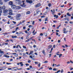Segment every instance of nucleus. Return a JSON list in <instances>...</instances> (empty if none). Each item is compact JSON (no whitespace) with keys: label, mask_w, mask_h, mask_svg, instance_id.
<instances>
[{"label":"nucleus","mask_w":73,"mask_h":73,"mask_svg":"<svg viewBox=\"0 0 73 73\" xmlns=\"http://www.w3.org/2000/svg\"><path fill=\"white\" fill-rule=\"evenodd\" d=\"M21 16V14H17V16H16V18L17 19V20H21V19H20V18L19 17Z\"/></svg>","instance_id":"obj_1"},{"label":"nucleus","mask_w":73,"mask_h":73,"mask_svg":"<svg viewBox=\"0 0 73 73\" xmlns=\"http://www.w3.org/2000/svg\"><path fill=\"white\" fill-rule=\"evenodd\" d=\"M41 4L40 3H38L36 5H35V8H38L39 7L41 6Z\"/></svg>","instance_id":"obj_2"},{"label":"nucleus","mask_w":73,"mask_h":73,"mask_svg":"<svg viewBox=\"0 0 73 73\" xmlns=\"http://www.w3.org/2000/svg\"><path fill=\"white\" fill-rule=\"evenodd\" d=\"M3 54H4V52L1 51V49H0V57H1Z\"/></svg>","instance_id":"obj_3"},{"label":"nucleus","mask_w":73,"mask_h":73,"mask_svg":"<svg viewBox=\"0 0 73 73\" xmlns=\"http://www.w3.org/2000/svg\"><path fill=\"white\" fill-rule=\"evenodd\" d=\"M11 8L12 9H15L16 8V6L15 5H11Z\"/></svg>","instance_id":"obj_4"},{"label":"nucleus","mask_w":73,"mask_h":73,"mask_svg":"<svg viewBox=\"0 0 73 73\" xmlns=\"http://www.w3.org/2000/svg\"><path fill=\"white\" fill-rule=\"evenodd\" d=\"M20 6L22 7H26V5H25V3H23L22 5H21Z\"/></svg>","instance_id":"obj_5"},{"label":"nucleus","mask_w":73,"mask_h":73,"mask_svg":"<svg viewBox=\"0 0 73 73\" xmlns=\"http://www.w3.org/2000/svg\"><path fill=\"white\" fill-rule=\"evenodd\" d=\"M51 12H52V14L54 13H55V9H54L52 10H51Z\"/></svg>","instance_id":"obj_6"},{"label":"nucleus","mask_w":73,"mask_h":73,"mask_svg":"<svg viewBox=\"0 0 73 73\" xmlns=\"http://www.w3.org/2000/svg\"><path fill=\"white\" fill-rule=\"evenodd\" d=\"M52 47V46L51 45L48 46V49L49 50V49H50Z\"/></svg>","instance_id":"obj_7"},{"label":"nucleus","mask_w":73,"mask_h":73,"mask_svg":"<svg viewBox=\"0 0 73 73\" xmlns=\"http://www.w3.org/2000/svg\"><path fill=\"white\" fill-rule=\"evenodd\" d=\"M11 37H12L13 38H17V36H11Z\"/></svg>","instance_id":"obj_8"},{"label":"nucleus","mask_w":73,"mask_h":73,"mask_svg":"<svg viewBox=\"0 0 73 73\" xmlns=\"http://www.w3.org/2000/svg\"><path fill=\"white\" fill-rule=\"evenodd\" d=\"M23 63V62H20V63H19V64L21 65V66H23V65H24Z\"/></svg>","instance_id":"obj_9"},{"label":"nucleus","mask_w":73,"mask_h":73,"mask_svg":"<svg viewBox=\"0 0 73 73\" xmlns=\"http://www.w3.org/2000/svg\"><path fill=\"white\" fill-rule=\"evenodd\" d=\"M4 57H5L7 58H9V56H7V55L5 54L3 55Z\"/></svg>","instance_id":"obj_10"},{"label":"nucleus","mask_w":73,"mask_h":73,"mask_svg":"<svg viewBox=\"0 0 73 73\" xmlns=\"http://www.w3.org/2000/svg\"><path fill=\"white\" fill-rule=\"evenodd\" d=\"M54 17H56V19H58V15H54Z\"/></svg>","instance_id":"obj_11"},{"label":"nucleus","mask_w":73,"mask_h":73,"mask_svg":"<svg viewBox=\"0 0 73 73\" xmlns=\"http://www.w3.org/2000/svg\"><path fill=\"white\" fill-rule=\"evenodd\" d=\"M12 12H11L9 13V15H11V16H12V15H13V13H12Z\"/></svg>","instance_id":"obj_12"},{"label":"nucleus","mask_w":73,"mask_h":73,"mask_svg":"<svg viewBox=\"0 0 73 73\" xmlns=\"http://www.w3.org/2000/svg\"><path fill=\"white\" fill-rule=\"evenodd\" d=\"M3 13H7L8 12V11L7 10H3Z\"/></svg>","instance_id":"obj_13"},{"label":"nucleus","mask_w":73,"mask_h":73,"mask_svg":"<svg viewBox=\"0 0 73 73\" xmlns=\"http://www.w3.org/2000/svg\"><path fill=\"white\" fill-rule=\"evenodd\" d=\"M42 53L44 54V55H45V50H43L42 51Z\"/></svg>","instance_id":"obj_14"},{"label":"nucleus","mask_w":73,"mask_h":73,"mask_svg":"<svg viewBox=\"0 0 73 73\" xmlns=\"http://www.w3.org/2000/svg\"><path fill=\"white\" fill-rule=\"evenodd\" d=\"M2 9L3 11L5 9V6H3L2 7Z\"/></svg>","instance_id":"obj_15"},{"label":"nucleus","mask_w":73,"mask_h":73,"mask_svg":"<svg viewBox=\"0 0 73 73\" xmlns=\"http://www.w3.org/2000/svg\"><path fill=\"white\" fill-rule=\"evenodd\" d=\"M27 14V15H29L31 13V12L30 11H27L26 12Z\"/></svg>","instance_id":"obj_16"},{"label":"nucleus","mask_w":73,"mask_h":73,"mask_svg":"<svg viewBox=\"0 0 73 73\" xmlns=\"http://www.w3.org/2000/svg\"><path fill=\"white\" fill-rule=\"evenodd\" d=\"M9 4H10V5H12V4H13V3H12V1H10L9 2Z\"/></svg>","instance_id":"obj_17"},{"label":"nucleus","mask_w":73,"mask_h":73,"mask_svg":"<svg viewBox=\"0 0 73 73\" xmlns=\"http://www.w3.org/2000/svg\"><path fill=\"white\" fill-rule=\"evenodd\" d=\"M31 27L32 28H32V29H33V26H32L31 25H29V28H31Z\"/></svg>","instance_id":"obj_18"},{"label":"nucleus","mask_w":73,"mask_h":73,"mask_svg":"<svg viewBox=\"0 0 73 73\" xmlns=\"http://www.w3.org/2000/svg\"><path fill=\"white\" fill-rule=\"evenodd\" d=\"M38 68H40V62H38Z\"/></svg>","instance_id":"obj_19"},{"label":"nucleus","mask_w":73,"mask_h":73,"mask_svg":"<svg viewBox=\"0 0 73 73\" xmlns=\"http://www.w3.org/2000/svg\"><path fill=\"white\" fill-rule=\"evenodd\" d=\"M9 11L10 12H12V9L10 8L9 9Z\"/></svg>","instance_id":"obj_20"},{"label":"nucleus","mask_w":73,"mask_h":73,"mask_svg":"<svg viewBox=\"0 0 73 73\" xmlns=\"http://www.w3.org/2000/svg\"><path fill=\"white\" fill-rule=\"evenodd\" d=\"M29 3H30V4H31L32 3V0L29 1Z\"/></svg>","instance_id":"obj_21"},{"label":"nucleus","mask_w":73,"mask_h":73,"mask_svg":"<svg viewBox=\"0 0 73 73\" xmlns=\"http://www.w3.org/2000/svg\"><path fill=\"white\" fill-rule=\"evenodd\" d=\"M48 21V17H46L44 21Z\"/></svg>","instance_id":"obj_22"},{"label":"nucleus","mask_w":73,"mask_h":73,"mask_svg":"<svg viewBox=\"0 0 73 73\" xmlns=\"http://www.w3.org/2000/svg\"><path fill=\"white\" fill-rule=\"evenodd\" d=\"M21 3H22V1H20L18 3V4H21Z\"/></svg>","instance_id":"obj_23"},{"label":"nucleus","mask_w":73,"mask_h":73,"mask_svg":"<svg viewBox=\"0 0 73 73\" xmlns=\"http://www.w3.org/2000/svg\"><path fill=\"white\" fill-rule=\"evenodd\" d=\"M44 35H45V37H46L47 36V34L46 33H44Z\"/></svg>","instance_id":"obj_24"},{"label":"nucleus","mask_w":73,"mask_h":73,"mask_svg":"<svg viewBox=\"0 0 73 73\" xmlns=\"http://www.w3.org/2000/svg\"><path fill=\"white\" fill-rule=\"evenodd\" d=\"M7 15H8V14L6 13H4L3 14L4 16H7Z\"/></svg>","instance_id":"obj_25"},{"label":"nucleus","mask_w":73,"mask_h":73,"mask_svg":"<svg viewBox=\"0 0 73 73\" xmlns=\"http://www.w3.org/2000/svg\"><path fill=\"white\" fill-rule=\"evenodd\" d=\"M68 32V31H64V33H65V34H66L67 33V32Z\"/></svg>","instance_id":"obj_26"},{"label":"nucleus","mask_w":73,"mask_h":73,"mask_svg":"<svg viewBox=\"0 0 73 73\" xmlns=\"http://www.w3.org/2000/svg\"><path fill=\"white\" fill-rule=\"evenodd\" d=\"M62 54H59V58H60V57H61V56H62Z\"/></svg>","instance_id":"obj_27"},{"label":"nucleus","mask_w":73,"mask_h":73,"mask_svg":"<svg viewBox=\"0 0 73 73\" xmlns=\"http://www.w3.org/2000/svg\"><path fill=\"white\" fill-rule=\"evenodd\" d=\"M2 13V10L1 9H0V16H1V13Z\"/></svg>","instance_id":"obj_28"},{"label":"nucleus","mask_w":73,"mask_h":73,"mask_svg":"<svg viewBox=\"0 0 73 73\" xmlns=\"http://www.w3.org/2000/svg\"><path fill=\"white\" fill-rule=\"evenodd\" d=\"M33 51H30V53L31 54H32V53H33Z\"/></svg>","instance_id":"obj_29"},{"label":"nucleus","mask_w":73,"mask_h":73,"mask_svg":"<svg viewBox=\"0 0 73 73\" xmlns=\"http://www.w3.org/2000/svg\"><path fill=\"white\" fill-rule=\"evenodd\" d=\"M0 4H1V5H3V2H2L1 1L0 2Z\"/></svg>","instance_id":"obj_30"},{"label":"nucleus","mask_w":73,"mask_h":73,"mask_svg":"<svg viewBox=\"0 0 73 73\" xmlns=\"http://www.w3.org/2000/svg\"><path fill=\"white\" fill-rule=\"evenodd\" d=\"M25 20H23L22 21V24H23V25L24 24V22H25Z\"/></svg>","instance_id":"obj_31"},{"label":"nucleus","mask_w":73,"mask_h":73,"mask_svg":"<svg viewBox=\"0 0 73 73\" xmlns=\"http://www.w3.org/2000/svg\"><path fill=\"white\" fill-rule=\"evenodd\" d=\"M17 29H19V27H17L16 29H15V30H16V32H17Z\"/></svg>","instance_id":"obj_32"},{"label":"nucleus","mask_w":73,"mask_h":73,"mask_svg":"<svg viewBox=\"0 0 73 73\" xmlns=\"http://www.w3.org/2000/svg\"><path fill=\"white\" fill-rule=\"evenodd\" d=\"M10 28H11V29H12V28H14V27H12V26L10 25Z\"/></svg>","instance_id":"obj_33"},{"label":"nucleus","mask_w":73,"mask_h":73,"mask_svg":"<svg viewBox=\"0 0 73 73\" xmlns=\"http://www.w3.org/2000/svg\"><path fill=\"white\" fill-rule=\"evenodd\" d=\"M23 47L24 49H27V48L26 47V46H23Z\"/></svg>","instance_id":"obj_34"},{"label":"nucleus","mask_w":73,"mask_h":73,"mask_svg":"<svg viewBox=\"0 0 73 73\" xmlns=\"http://www.w3.org/2000/svg\"><path fill=\"white\" fill-rule=\"evenodd\" d=\"M48 7H51V3L48 4Z\"/></svg>","instance_id":"obj_35"},{"label":"nucleus","mask_w":73,"mask_h":73,"mask_svg":"<svg viewBox=\"0 0 73 73\" xmlns=\"http://www.w3.org/2000/svg\"><path fill=\"white\" fill-rule=\"evenodd\" d=\"M40 36H43V34L42 33H40Z\"/></svg>","instance_id":"obj_36"},{"label":"nucleus","mask_w":73,"mask_h":73,"mask_svg":"<svg viewBox=\"0 0 73 73\" xmlns=\"http://www.w3.org/2000/svg\"><path fill=\"white\" fill-rule=\"evenodd\" d=\"M11 17H12L10 15H8V18H9L10 19Z\"/></svg>","instance_id":"obj_37"},{"label":"nucleus","mask_w":73,"mask_h":73,"mask_svg":"<svg viewBox=\"0 0 73 73\" xmlns=\"http://www.w3.org/2000/svg\"><path fill=\"white\" fill-rule=\"evenodd\" d=\"M64 7V5H63L60 6V7H61L62 8H63V7Z\"/></svg>","instance_id":"obj_38"},{"label":"nucleus","mask_w":73,"mask_h":73,"mask_svg":"<svg viewBox=\"0 0 73 73\" xmlns=\"http://www.w3.org/2000/svg\"><path fill=\"white\" fill-rule=\"evenodd\" d=\"M35 64H38V62H34Z\"/></svg>","instance_id":"obj_39"},{"label":"nucleus","mask_w":73,"mask_h":73,"mask_svg":"<svg viewBox=\"0 0 73 73\" xmlns=\"http://www.w3.org/2000/svg\"><path fill=\"white\" fill-rule=\"evenodd\" d=\"M12 22L13 23H14V24H16V22L15 21H13Z\"/></svg>","instance_id":"obj_40"},{"label":"nucleus","mask_w":73,"mask_h":73,"mask_svg":"<svg viewBox=\"0 0 73 73\" xmlns=\"http://www.w3.org/2000/svg\"><path fill=\"white\" fill-rule=\"evenodd\" d=\"M29 41V39H28L27 40H26L25 41V42H28Z\"/></svg>","instance_id":"obj_41"},{"label":"nucleus","mask_w":73,"mask_h":73,"mask_svg":"<svg viewBox=\"0 0 73 73\" xmlns=\"http://www.w3.org/2000/svg\"><path fill=\"white\" fill-rule=\"evenodd\" d=\"M65 31H66V29L65 28H64V29L63 30V31L64 32Z\"/></svg>","instance_id":"obj_42"},{"label":"nucleus","mask_w":73,"mask_h":73,"mask_svg":"<svg viewBox=\"0 0 73 73\" xmlns=\"http://www.w3.org/2000/svg\"><path fill=\"white\" fill-rule=\"evenodd\" d=\"M72 9V7H70L69 9L68 10V11H70V10H71Z\"/></svg>","instance_id":"obj_43"},{"label":"nucleus","mask_w":73,"mask_h":73,"mask_svg":"<svg viewBox=\"0 0 73 73\" xmlns=\"http://www.w3.org/2000/svg\"><path fill=\"white\" fill-rule=\"evenodd\" d=\"M61 73H63V69H62V68L61 69Z\"/></svg>","instance_id":"obj_44"},{"label":"nucleus","mask_w":73,"mask_h":73,"mask_svg":"<svg viewBox=\"0 0 73 73\" xmlns=\"http://www.w3.org/2000/svg\"><path fill=\"white\" fill-rule=\"evenodd\" d=\"M2 68H3V69H6V68H7V67L5 66L3 67Z\"/></svg>","instance_id":"obj_45"},{"label":"nucleus","mask_w":73,"mask_h":73,"mask_svg":"<svg viewBox=\"0 0 73 73\" xmlns=\"http://www.w3.org/2000/svg\"><path fill=\"white\" fill-rule=\"evenodd\" d=\"M48 69L49 70H52V67H50Z\"/></svg>","instance_id":"obj_46"},{"label":"nucleus","mask_w":73,"mask_h":73,"mask_svg":"<svg viewBox=\"0 0 73 73\" xmlns=\"http://www.w3.org/2000/svg\"><path fill=\"white\" fill-rule=\"evenodd\" d=\"M48 61H45L44 62V63H48Z\"/></svg>","instance_id":"obj_47"},{"label":"nucleus","mask_w":73,"mask_h":73,"mask_svg":"<svg viewBox=\"0 0 73 73\" xmlns=\"http://www.w3.org/2000/svg\"><path fill=\"white\" fill-rule=\"evenodd\" d=\"M56 70H57V69L56 68H54L53 69V70H54V71H56Z\"/></svg>","instance_id":"obj_48"},{"label":"nucleus","mask_w":73,"mask_h":73,"mask_svg":"<svg viewBox=\"0 0 73 73\" xmlns=\"http://www.w3.org/2000/svg\"><path fill=\"white\" fill-rule=\"evenodd\" d=\"M30 57L31 58H33V57L32 56L30 55Z\"/></svg>","instance_id":"obj_49"},{"label":"nucleus","mask_w":73,"mask_h":73,"mask_svg":"<svg viewBox=\"0 0 73 73\" xmlns=\"http://www.w3.org/2000/svg\"><path fill=\"white\" fill-rule=\"evenodd\" d=\"M17 7L18 8V9H20V8H21V7L19 6H17Z\"/></svg>","instance_id":"obj_50"},{"label":"nucleus","mask_w":73,"mask_h":73,"mask_svg":"<svg viewBox=\"0 0 73 73\" xmlns=\"http://www.w3.org/2000/svg\"><path fill=\"white\" fill-rule=\"evenodd\" d=\"M13 19V17H11V18H10L11 20H12Z\"/></svg>","instance_id":"obj_51"},{"label":"nucleus","mask_w":73,"mask_h":73,"mask_svg":"<svg viewBox=\"0 0 73 73\" xmlns=\"http://www.w3.org/2000/svg\"><path fill=\"white\" fill-rule=\"evenodd\" d=\"M6 64H7V65H9L10 64H11V63H8V62L6 63Z\"/></svg>","instance_id":"obj_52"},{"label":"nucleus","mask_w":73,"mask_h":73,"mask_svg":"<svg viewBox=\"0 0 73 73\" xmlns=\"http://www.w3.org/2000/svg\"><path fill=\"white\" fill-rule=\"evenodd\" d=\"M26 65L27 66H29V65L28 64L26 63Z\"/></svg>","instance_id":"obj_53"},{"label":"nucleus","mask_w":73,"mask_h":73,"mask_svg":"<svg viewBox=\"0 0 73 73\" xmlns=\"http://www.w3.org/2000/svg\"><path fill=\"white\" fill-rule=\"evenodd\" d=\"M28 62L29 63H30V62H31V61L30 60H29V61H28Z\"/></svg>","instance_id":"obj_54"},{"label":"nucleus","mask_w":73,"mask_h":73,"mask_svg":"<svg viewBox=\"0 0 73 73\" xmlns=\"http://www.w3.org/2000/svg\"><path fill=\"white\" fill-rule=\"evenodd\" d=\"M34 24H35V21H33V23H32V24H33V25H34Z\"/></svg>","instance_id":"obj_55"},{"label":"nucleus","mask_w":73,"mask_h":73,"mask_svg":"<svg viewBox=\"0 0 73 73\" xmlns=\"http://www.w3.org/2000/svg\"><path fill=\"white\" fill-rule=\"evenodd\" d=\"M25 32L26 33H28V31H27V30L25 31Z\"/></svg>","instance_id":"obj_56"},{"label":"nucleus","mask_w":73,"mask_h":73,"mask_svg":"<svg viewBox=\"0 0 73 73\" xmlns=\"http://www.w3.org/2000/svg\"><path fill=\"white\" fill-rule=\"evenodd\" d=\"M58 43H60V42H61V41H60V40H58Z\"/></svg>","instance_id":"obj_57"},{"label":"nucleus","mask_w":73,"mask_h":73,"mask_svg":"<svg viewBox=\"0 0 73 73\" xmlns=\"http://www.w3.org/2000/svg\"><path fill=\"white\" fill-rule=\"evenodd\" d=\"M70 62H71V63H72V64H73V62L72 61V60H70Z\"/></svg>","instance_id":"obj_58"},{"label":"nucleus","mask_w":73,"mask_h":73,"mask_svg":"<svg viewBox=\"0 0 73 73\" xmlns=\"http://www.w3.org/2000/svg\"><path fill=\"white\" fill-rule=\"evenodd\" d=\"M29 0H26V2L27 3H29Z\"/></svg>","instance_id":"obj_59"},{"label":"nucleus","mask_w":73,"mask_h":73,"mask_svg":"<svg viewBox=\"0 0 73 73\" xmlns=\"http://www.w3.org/2000/svg\"><path fill=\"white\" fill-rule=\"evenodd\" d=\"M15 56V57H17V56H18V54H16Z\"/></svg>","instance_id":"obj_60"},{"label":"nucleus","mask_w":73,"mask_h":73,"mask_svg":"<svg viewBox=\"0 0 73 73\" xmlns=\"http://www.w3.org/2000/svg\"><path fill=\"white\" fill-rule=\"evenodd\" d=\"M7 24H10V23H9V21L7 23Z\"/></svg>","instance_id":"obj_61"},{"label":"nucleus","mask_w":73,"mask_h":73,"mask_svg":"<svg viewBox=\"0 0 73 73\" xmlns=\"http://www.w3.org/2000/svg\"><path fill=\"white\" fill-rule=\"evenodd\" d=\"M33 46L34 48H36V45H34Z\"/></svg>","instance_id":"obj_62"},{"label":"nucleus","mask_w":73,"mask_h":73,"mask_svg":"<svg viewBox=\"0 0 73 73\" xmlns=\"http://www.w3.org/2000/svg\"><path fill=\"white\" fill-rule=\"evenodd\" d=\"M19 46H20V45H17V46L16 47V48H18V47H19Z\"/></svg>","instance_id":"obj_63"},{"label":"nucleus","mask_w":73,"mask_h":73,"mask_svg":"<svg viewBox=\"0 0 73 73\" xmlns=\"http://www.w3.org/2000/svg\"><path fill=\"white\" fill-rule=\"evenodd\" d=\"M69 13H68L67 14H66V15H67V16H68L69 15Z\"/></svg>","instance_id":"obj_64"}]
</instances>
